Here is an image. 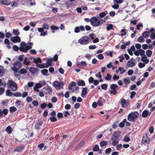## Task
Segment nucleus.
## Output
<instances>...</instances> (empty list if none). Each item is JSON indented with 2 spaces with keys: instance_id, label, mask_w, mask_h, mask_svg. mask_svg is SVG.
Returning a JSON list of instances; mask_svg holds the SVG:
<instances>
[{
  "instance_id": "nucleus-1",
  "label": "nucleus",
  "mask_w": 155,
  "mask_h": 155,
  "mask_svg": "<svg viewBox=\"0 0 155 155\" xmlns=\"http://www.w3.org/2000/svg\"><path fill=\"white\" fill-rule=\"evenodd\" d=\"M90 22L93 26L97 27L101 25L103 23L105 22V21L99 17L97 18L93 17L90 19Z\"/></svg>"
},
{
  "instance_id": "nucleus-2",
  "label": "nucleus",
  "mask_w": 155,
  "mask_h": 155,
  "mask_svg": "<svg viewBox=\"0 0 155 155\" xmlns=\"http://www.w3.org/2000/svg\"><path fill=\"white\" fill-rule=\"evenodd\" d=\"M139 113L137 112H133L130 113L128 116V120L133 122L135 121L139 116Z\"/></svg>"
},
{
  "instance_id": "nucleus-3",
  "label": "nucleus",
  "mask_w": 155,
  "mask_h": 155,
  "mask_svg": "<svg viewBox=\"0 0 155 155\" xmlns=\"http://www.w3.org/2000/svg\"><path fill=\"white\" fill-rule=\"evenodd\" d=\"M31 48V46L27 45L25 42H22L20 44V50L21 52L26 53Z\"/></svg>"
},
{
  "instance_id": "nucleus-4",
  "label": "nucleus",
  "mask_w": 155,
  "mask_h": 155,
  "mask_svg": "<svg viewBox=\"0 0 155 155\" xmlns=\"http://www.w3.org/2000/svg\"><path fill=\"white\" fill-rule=\"evenodd\" d=\"M8 87L10 88L13 91H16L17 88V84L12 80H9L7 83Z\"/></svg>"
},
{
  "instance_id": "nucleus-5",
  "label": "nucleus",
  "mask_w": 155,
  "mask_h": 155,
  "mask_svg": "<svg viewBox=\"0 0 155 155\" xmlns=\"http://www.w3.org/2000/svg\"><path fill=\"white\" fill-rule=\"evenodd\" d=\"M90 39L88 36H84L81 37L78 41L81 45H86L89 43L90 41Z\"/></svg>"
},
{
  "instance_id": "nucleus-6",
  "label": "nucleus",
  "mask_w": 155,
  "mask_h": 155,
  "mask_svg": "<svg viewBox=\"0 0 155 155\" xmlns=\"http://www.w3.org/2000/svg\"><path fill=\"white\" fill-rule=\"evenodd\" d=\"M53 85L56 89L59 90L63 88L64 84L61 82L55 81L53 82Z\"/></svg>"
},
{
  "instance_id": "nucleus-7",
  "label": "nucleus",
  "mask_w": 155,
  "mask_h": 155,
  "mask_svg": "<svg viewBox=\"0 0 155 155\" xmlns=\"http://www.w3.org/2000/svg\"><path fill=\"white\" fill-rule=\"evenodd\" d=\"M118 87V85L117 84H113L110 85V88L112 90L110 91V93L111 94H113L114 95H116L117 93V91L116 90Z\"/></svg>"
},
{
  "instance_id": "nucleus-8",
  "label": "nucleus",
  "mask_w": 155,
  "mask_h": 155,
  "mask_svg": "<svg viewBox=\"0 0 155 155\" xmlns=\"http://www.w3.org/2000/svg\"><path fill=\"white\" fill-rule=\"evenodd\" d=\"M21 62L19 61H17L14 64L12 70L14 71H16L21 68Z\"/></svg>"
},
{
  "instance_id": "nucleus-9",
  "label": "nucleus",
  "mask_w": 155,
  "mask_h": 155,
  "mask_svg": "<svg viewBox=\"0 0 155 155\" xmlns=\"http://www.w3.org/2000/svg\"><path fill=\"white\" fill-rule=\"evenodd\" d=\"M11 41L14 43H16L21 42V39L18 36L12 37L11 38Z\"/></svg>"
},
{
  "instance_id": "nucleus-10",
  "label": "nucleus",
  "mask_w": 155,
  "mask_h": 155,
  "mask_svg": "<svg viewBox=\"0 0 155 155\" xmlns=\"http://www.w3.org/2000/svg\"><path fill=\"white\" fill-rule=\"evenodd\" d=\"M136 65L135 61L133 58L131 59L127 63V65L129 67H133Z\"/></svg>"
},
{
  "instance_id": "nucleus-11",
  "label": "nucleus",
  "mask_w": 155,
  "mask_h": 155,
  "mask_svg": "<svg viewBox=\"0 0 155 155\" xmlns=\"http://www.w3.org/2000/svg\"><path fill=\"white\" fill-rule=\"evenodd\" d=\"M84 30V27L82 25H81L79 27H76L74 28V32L77 33L80 32V31H83Z\"/></svg>"
},
{
  "instance_id": "nucleus-12",
  "label": "nucleus",
  "mask_w": 155,
  "mask_h": 155,
  "mask_svg": "<svg viewBox=\"0 0 155 155\" xmlns=\"http://www.w3.org/2000/svg\"><path fill=\"white\" fill-rule=\"evenodd\" d=\"M77 65L81 68H83L85 66H86L87 65V63L86 61H82L78 62Z\"/></svg>"
},
{
  "instance_id": "nucleus-13",
  "label": "nucleus",
  "mask_w": 155,
  "mask_h": 155,
  "mask_svg": "<svg viewBox=\"0 0 155 155\" xmlns=\"http://www.w3.org/2000/svg\"><path fill=\"white\" fill-rule=\"evenodd\" d=\"M43 124V121L39 120L35 126V128L38 130H39L40 129V127Z\"/></svg>"
},
{
  "instance_id": "nucleus-14",
  "label": "nucleus",
  "mask_w": 155,
  "mask_h": 155,
  "mask_svg": "<svg viewBox=\"0 0 155 155\" xmlns=\"http://www.w3.org/2000/svg\"><path fill=\"white\" fill-rule=\"evenodd\" d=\"M8 110L7 109H4L3 111L0 109V117L3 116L4 115V116L8 114Z\"/></svg>"
},
{
  "instance_id": "nucleus-15",
  "label": "nucleus",
  "mask_w": 155,
  "mask_h": 155,
  "mask_svg": "<svg viewBox=\"0 0 155 155\" xmlns=\"http://www.w3.org/2000/svg\"><path fill=\"white\" fill-rule=\"evenodd\" d=\"M0 3L6 5H8L10 4L11 2L10 0H1Z\"/></svg>"
},
{
  "instance_id": "nucleus-16",
  "label": "nucleus",
  "mask_w": 155,
  "mask_h": 155,
  "mask_svg": "<svg viewBox=\"0 0 155 155\" xmlns=\"http://www.w3.org/2000/svg\"><path fill=\"white\" fill-rule=\"evenodd\" d=\"M121 132L120 131H118L117 132H115L114 133L113 136L115 139L117 140L119 137V136Z\"/></svg>"
},
{
  "instance_id": "nucleus-17",
  "label": "nucleus",
  "mask_w": 155,
  "mask_h": 155,
  "mask_svg": "<svg viewBox=\"0 0 155 155\" xmlns=\"http://www.w3.org/2000/svg\"><path fill=\"white\" fill-rule=\"evenodd\" d=\"M87 88L86 87H84L83 88L82 91L81 93V96L82 97H84L85 95L87 94Z\"/></svg>"
},
{
  "instance_id": "nucleus-18",
  "label": "nucleus",
  "mask_w": 155,
  "mask_h": 155,
  "mask_svg": "<svg viewBox=\"0 0 155 155\" xmlns=\"http://www.w3.org/2000/svg\"><path fill=\"white\" fill-rule=\"evenodd\" d=\"M52 92L51 87L50 86H48L45 89V92L46 94H50Z\"/></svg>"
},
{
  "instance_id": "nucleus-19",
  "label": "nucleus",
  "mask_w": 155,
  "mask_h": 155,
  "mask_svg": "<svg viewBox=\"0 0 155 155\" xmlns=\"http://www.w3.org/2000/svg\"><path fill=\"white\" fill-rule=\"evenodd\" d=\"M39 70V69L38 68H35L33 67H30L29 68V70L30 72L33 74L35 73Z\"/></svg>"
},
{
  "instance_id": "nucleus-20",
  "label": "nucleus",
  "mask_w": 155,
  "mask_h": 155,
  "mask_svg": "<svg viewBox=\"0 0 155 155\" xmlns=\"http://www.w3.org/2000/svg\"><path fill=\"white\" fill-rule=\"evenodd\" d=\"M120 104L123 107H126L127 106V102L126 100L124 98L120 100Z\"/></svg>"
},
{
  "instance_id": "nucleus-21",
  "label": "nucleus",
  "mask_w": 155,
  "mask_h": 155,
  "mask_svg": "<svg viewBox=\"0 0 155 155\" xmlns=\"http://www.w3.org/2000/svg\"><path fill=\"white\" fill-rule=\"evenodd\" d=\"M151 113L147 110H144L142 113V116L143 117H146L148 116V115H150Z\"/></svg>"
},
{
  "instance_id": "nucleus-22",
  "label": "nucleus",
  "mask_w": 155,
  "mask_h": 155,
  "mask_svg": "<svg viewBox=\"0 0 155 155\" xmlns=\"http://www.w3.org/2000/svg\"><path fill=\"white\" fill-rule=\"evenodd\" d=\"M141 61L145 64H147L149 62V60L146 57H142Z\"/></svg>"
},
{
  "instance_id": "nucleus-23",
  "label": "nucleus",
  "mask_w": 155,
  "mask_h": 155,
  "mask_svg": "<svg viewBox=\"0 0 155 155\" xmlns=\"http://www.w3.org/2000/svg\"><path fill=\"white\" fill-rule=\"evenodd\" d=\"M24 148L25 147L24 146H19L17 147V148L15 150V151L20 152L22 150L24 149Z\"/></svg>"
},
{
  "instance_id": "nucleus-24",
  "label": "nucleus",
  "mask_w": 155,
  "mask_h": 155,
  "mask_svg": "<svg viewBox=\"0 0 155 155\" xmlns=\"http://www.w3.org/2000/svg\"><path fill=\"white\" fill-rule=\"evenodd\" d=\"M5 130L8 134H10L12 132V129L10 126H8L6 127Z\"/></svg>"
},
{
  "instance_id": "nucleus-25",
  "label": "nucleus",
  "mask_w": 155,
  "mask_h": 155,
  "mask_svg": "<svg viewBox=\"0 0 155 155\" xmlns=\"http://www.w3.org/2000/svg\"><path fill=\"white\" fill-rule=\"evenodd\" d=\"M107 14V11H105L104 12L100 13L99 14V16L100 17V18H102L104 17Z\"/></svg>"
},
{
  "instance_id": "nucleus-26",
  "label": "nucleus",
  "mask_w": 155,
  "mask_h": 155,
  "mask_svg": "<svg viewBox=\"0 0 155 155\" xmlns=\"http://www.w3.org/2000/svg\"><path fill=\"white\" fill-rule=\"evenodd\" d=\"M41 72L42 74L44 76H48V70L47 69H44L41 70Z\"/></svg>"
},
{
  "instance_id": "nucleus-27",
  "label": "nucleus",
  "mask_w": 155,
  "mask_h": 155,
  "mask_svg": "<svg viewBox=\"0 0 155 155\" xmlns=\"http://www.w3.org/2000/svg\"><path fill=\"white\" fill-rule=\"evenodd\" d=\"M123 81L124 83L127 84H128L130 82V78L128 77L124 78Z\"/></svg>"
},
{
  "instance_id": "nucleus-28",
  "label": "nucleus",
  "mask_w": 155,
  "mask_h": 155,
  "mask_svg": "<svg viewBox=\"0 0 155 155\" xmlns=\"http://www.w3.org/2000/svg\"><path fill=\"white\" fill-rule=\"evenodd\" d=\"M33 62L35 64L38 63H41L42 62L41 59L39 58H37L36 59L35 58L33 60Z\"/></svg>"
},
{
  "instance_id": "nucleus-29",
  "label": "nucleus",
  "mask_w": 155,
  "mask_h": 155,
  "mask_svg": "<svg viewBox=\"0 0 155 155\" xmlns=\"http://www.w3.org/2000/svg\"><path fill=\"white\" fill-rule=\"evenodd\" d=\"M143 37L145 38H147L149 36V33L148 31H145L142 34Z\"/></svg>"
},
{
  "instance_id": "nucleus-30",
  "label": "nucleus",
  "mask_w": 155,
  "mask_h": 155,
  "mask_svg": "<svg viewBox=\"0 0 155 155\" xmlns=\"http://www.w3.org/2000/svg\"><path fill=\"white\" fill-rule=\"evenodd\" d=\"M113 25L112 24H107V25L106 28L107 31H110L111 29L113 30Z\"/></svg>"
},
{
  "instance_id": "nucleus-31",
  "label": "nucleus",
  "mask_w": 155,
  "mask_h": 155,
  "mask_svg": "<svg viewBox=\"0 0 155 155\" xmlns=\"http://www.w3.org/2000/svg\"><path fill=\"white\" fill-rule=\"evenodd\" d=\"M13 33L15 35L18 36L20 34V32L18 31V29H13Z\"/></svg>"
},
{
  "instance_id": "nucleus-32",
  "label": "nucleus",
  "mask_w": 155,
  "mask_h": 155,
  "mask_svg": "<svg viewBox=\"0 0 155 155\" xmlns=\"http://www.w3.org/2000/svg\"><path fill=\"white\" fill-rule=\"evenodd\" d=\"M52 59L51 58L48 59L46 61L48 67L51 66L52 63Z\"/></svg>"
},
{
  "instance_id": "nucleus-33",
  "label": "nucleus",
  "mask_w": 155,
  "mask_h": 155,
  "mask_svg": "<svg viewBox=\"0 0 155 155\" xmlns=\"http://www.w3.org/2000/svg\"><path fill=\"white\" fill-rule=\"evenodd\" d=\"M76 85V83L73 82H72L71 83H70L68 86V88L70 90H72V87H74Z\"/></svg>"
},
{
  "instance_id": "nucleus-34",
  "label": "nucleus",
  "mask_w": 155,
  "mask_h": 155,
  "mask_svg": "<svg viewBox=\"0 0 155 155\" xmlns=\"http://www.w3.org/2000/svg\"><path fill=\"white\" fill-rule=\"evenodd\" d=\"M111 140L113 141V142L112 143V144L114 146H116L118 143V141L117 140H115L114 138V139L112 138L111 139Z\"/></svg>"
},
{
  "instance_id": "nucleus-35",
  "label": "nucleus",
  "mask_w": 155,
  "mask_h": 155,
  "mask_svg": "<svg viewBox=\"0 0 155 155\" xmlns=\"http://www.w3.org/2000/svg\"><path fill=\"white\" fill-rule=\"evenodd\" d=\"M4 73V70L2 67L0 66V77H2Z\"/></svg>"
},
{
  "instance_id": "nucleus-36",
  "label": "nucleus",
  "mask_w": 155,
  "mask_h": 155,
  "mask_svg": "<svg viewBox=\"0 0 155 155\" xmlns=\"http://www.w3.org/2000/svg\"><path fill=\"white\" fill-rule=\"evenodd\" d=\"M124 140L125 142H128L130 140V137L129 135H126L124 138Z\"/></svg>"
},
{
  "instance_id": "nucleus-37",
  "label": "nucleus",
  "mask_w": 155,
  "mask_h": 155,
  "mask_svg": "<svg viewBox=\"0 0 155 155\" xmlns=\"http://www.w3.org/2000/svg\"><path fill=\"white\" fill-rule=\"evenodd\" d=\"M6 94L7 96H11L13 94L12 93L10 89H7L6 92Z\"/></svg>"
},
{
  "instance_id": "nucleus-38",
  "label": "nucleus",
  "mask_w": 155,
  "mask_h": 155,
  "mask_svg": "<svg viewBox=\"0 0 155 155\" xmlns=\"http://www.w3.org/2000/svg\"><path fill=\"white\" fill-rule=\"evenodd\" d=\"M78 84L79 86H84L85 85V83L83 80H80L78 81Z\"/></svg>"
},
{
  "instance_id": "nucleus-39",
  "label": "nucleus",
  "mask_w": 155,
  "mask_h": 155,
  "mask_svg": "<svg viewBox=\"0 0 155 155\" xmlns=\"http://www.w3.org/2000/svg\"><path fill=\"white\" fill-rule=\"evenodd\" d=\"M149 141V139L147 138H146L145 137H143L142 143H145L148 142Z\"/></svg>"
},
{
  "instance_id": "nucleus-40",
  "label": "nucleus",
  "mask_w": 155,
  "mask_h": 155,
  "mask_svg": "<svg viewBox=\"0 0 155 155\" xmlns=\"http://www.w3.org/2000/svg\"><path fill=\"white\" fill-rule=\"evenodd\" d=\"M147 55L148 57H150L152 54V51L150 50H147L146 52Z\"/></svg>"
},
{
  "instance_id": "nucleus-41",
  "label": "nucleus",
  "mask_w": 155,
  "mask_h": 155,
  "mask_svg": "<svg viewBox=\"0 0 155 155\" xmlns=\"http://www.w3.org/2000/svg\"><path fill=\"white\" fill-rule=\"evenodd\" d=\"M112 75H110L109 74H107V76L105 78L106 80H111L112 77Z\"/></svg>"
},
{
  "instance_id": "nucleus-42",
  "label": "nucleus",
  "mask_w": 155,
  "mask_h": 155,
  "mask_svg": "<svg viewBox=\"0 0 155 155\" xmlns=\"http://www.w3.org/2000/svg\"><path fill=\"white\" fill-rule=\"evenodd\" d=\"M17 110V108L14 107H12L10 108L9 110L11 112H13Z\"/></svg>"
},
{
  "instance_id": "nucleus-43",
  "label": "nucleus",
  "mask_w": 155,
  "mask_h": 155,
  "mask_svg": "<svg viewBox=\"0 0 155 155\" xmlns=\"http://www.w3.org/2000/svg\"><path fill=\"white\" fill-rule=\"evenodd\" d=\"M137 41L139 42L140 43L144 42V39L142 36H140L138 38Z\"/></svg>"
},
{
  "instance_id": "nucleus-44",
  "label": "nucleus",
  "mask_w": 155,
  "mask_h": 155,
  "mask_svg": "<svg viewBox=\"0 0 155 155\" xmlns=\"http://www.w3.org/2000/svg\"><path fill=\"white\" fill-rule=\"evenodd\" d=\"M118 70L120 71L121 74H123L126 71L125 69H124L123 68L121 67H120L119 68Z\"/></svg>"
},
{
  "instance_id": "nucleus-45",
  "label": "nucleus",
  "mask_w": 155,
  "mask_h": 155,
  "mask_svg": "<svg viewBox=\"0 0 155 155\" xmlns=\"http://www.w3.org/2000/svg\"><path fill=\"white\" fill-rule=\"evenodd\" d=\"M27 58H25L24 59L23 63L26 65L28 66L29 65L30 62L29 61H27Z\"/></svg>"
},
{
  "instance_id": "nucleus-46",
  "label": "nucleus",
  "mask_w": 155,
  "mask_h": 155,
  "mask_svg": "<svg viewBox=\"0 0 155 155\" xmlns=\"http://www.w3.org/2000/svg\"><path fill=\"white\" fill-rule=\"evenodd\" d=\"M99 150V146L97 145H96L93 149V150L94 151H98Z\"/></svg>"
},
{
  "instance_id": "nucleus-47",
  "label": "nucleus",
  "mask_w": 155,
  "mask_h": 155,
  "mask_svg": "<svg viewBox=\"0 0 155 155\" xmlns=\"http://www.w3.org/2000/svg\"><path fill=\"white\" fill-rule=\"evenodd\" d=\"M51 28L52 30H57L59 29V28L56 26L52 25L51 26Z\"/></svg>"
},
{
  "instance_id": "nucleus-48",
  "label": "nucleus",
  "mask_w": 155,
  "mask_h": 155,
  "mask_svg": "<svg viewBox=\"0 0 155 155\" xmlns=\"http://www.w3.org/2000/svg\"><path fill=\"white\" fill-rule=\"evenodd\" d=\"M101 88L102 89L106 90L107 87V85L106 84H103L101 85Z\"/></svg>"
},
{
  "instance_id": "nucleus-49",
  "label": "nucleus",
  "mask_w": 155,
  "mask_h": 155,
  "mask_svg": "<svg viewBox=\"0 0 155 155\" xmlns=\"http://www.w3.org/2000/svg\"><path fill=\"white\" fill-rule=\"evenodd\" d=\"M43 28L46 29H48L49 28L48 25L46 23H44L42 25Z\"/></svg>"
},
{
  "instance_id": "nucleus-50",
  "label": "nucleus",
  "mask_w": 155,
  "mask_h": 155,
  "mask_svg": "<svg viewBox=\"0 0 155 155\" xmlns=\"http://www.w3.org/2000/svg\"><path fill=\"white\" fill-rule=\"evenodd\" d=\"M100 144L101 146L102 147L106 145L107 144V143L106 141H103L101 142L100 143Z\"/></svg>"
},
{
  "instance_id": "nucleus-51",
  "label": "nucleus",
  "mask_w": 155,
  "mask_h": 155,
  "mask_svg": "<svg viewBox=\"0 0 155 155\" xmlns=\"http://www.w3.org/2000/svg\"><path fill=\"white\" fill-rule=\"evenodd\" d=\"M13 49L15 51H18L19 50H20V47L18 48L17 45H14L13 46Z\"/></svg>"
},
{
  "instance_id": "nucleus-52",
  "label": "nucleus",
  "mask_w": 155,
  "mask_h": 155,
  "mask_svg": "<svg viewBox=\"0 0 155 155\" xmlns=\"http://www.w3.org/2000/svg\"><path fill=\"white\" fill-rule=\"evenodd\" d=\"M139 53H140V55H144L145 53V51L144 50L140 49L139 50Z\"/></svg>"
},
{
  "instance_id": "nucleus-53",
  "label": "nucleus",
  "mask_w": 155,
  "mask_h": 155,
  "mask_svg": "<svg viewBox=\"0 0 155 155\" xmlns=\"http://www.w3.org/2000/svg\"><path fill=\"white\" fill-rule=\"evenodd\" d=\"M123 2L122 0H114V3L120 4Z\"/></svg>"
},
{
  "instance_id": "nucleus-54",
  "label": "nucleus",
  "mask_w": 155,
  "mask_h": 155,
  "mask_svg": "<svg viewBox=\"0 0 155 155\" xmlns=\"http://www.w3.org/2000/svg\"><path fill=\"white\" fill-rule=\"evenodd\" d=\"M27 71L25 69H21L20 71V73L21 74H24L26 73Z\"/></svg>"
},
{
  "instance_id": "nucleus-55",
  "label": "nucleus",
  "mask_w": 155,
  "mask_h": 155,
  "mask_svg": "<svg viewBox=\"0 0 155 155\" xmlns=\"http://www.w3.org/2000/svg\"><path fill=\"white\" fill-rule=\"evenodd\" d=\"M13 95L15 97H21V95L20 92H17L13 94Z\"/></svg>"
},
{
  "instance_id": "nucleus-56",
  "label": "nucleus",
  "mask_w": 155,
  "mask_h": 155,
  "mask_svg": "<svg viewBox=\"0 0 155 155\" xmlns=\"http://www.w3.org/2000/svg\"><path fill=\"white\" fill-rule=\"evenodd\" d=\"M119 5H118V4H116L115 3L112 6V8H113L115 9H117L119 8Z\"/></svg>"
},
{
  "instance_id": "nucleus-57",
  "label": "nucleus",
  "mask_w": 155,
  "mask_h": 155,
  "mask_svg": "<svg viewBox=\"0 0 155 155\" xmlns=\"http://www.w3.org/2000/svg\"><path fill=\"white\" fill-rule=\"evenodd\" d=\"M50 119L51 122H55L57 120V118L54 117H51L50 118Z\"/></svg>"
},
{
  "instance_id": "nucleus-58",
  "label": "nucleus",
  "mask_w": 155,
  "mask_h": 155,
  "mask_svg": "<svg viewBox=\"0 0 155 155\" xmlns=\"http://www.w3.org/2000/svg\"><path fill=\"white\" fill-rule=\"evenodd\" d=\"M145 64L141 62L139 63L138 67L140 68H142L145 66Z\"/></svg>"
},
{
  "instance_id": "nucleus-59",
  "label": "nucleus",
  "mask_w": 155,
  "mask_h": 155,
  "mask_svg": "<svg viewBox=\"0 0 155 155\" xmlns=\"http://www.w3.org/2000/svg\"><path fill=\"white\" fill-rule=\"evenodd\" d=\"M97 57L100 59L102 60L104 58V56L102 54H100L97 56Z\"/></svg>"
},
{
  "instance_id": "nucleus-60",
  "label": "nucleus",
  "mask_w": 155,
  "mask_h": 155,
  "mask_svg": "<svg viewBox=\"0 0 155 155\" xmlns=\"http://www.w3.org/2000/svg\"><path fill=\"white\" fill-rule=\"evenodd\" d=\"M27 101L28 102H31L32 101V98L30 96L27 97L26 98Z\"/></svg>"
},
{
  "instance_id": "nucleus-61",
  "label": "nucleus",
  "mask_w": 155,
  "mask_h": 155,
  "mask_svg": "<svg viewBox=\"0 0 155 155\" xmlns=\"http://www.w3.org/2000/svg\"><path fill=\"white\" fill-rule=\"evenodd\" d=\"M125 31V29H123L121 30V32L123 33L121 34V36H124L126 35L127 33Z\"/></svg>"
},
{
  "instance_id": "nucleus-62",
  "label": "nucleus",
  "mask_w": 155,
  "mask_h": 155,
  "mask_svg": "<svg viewBox=\"0 0 155 155\" xmlns=\"http://www.w3.org/2000/svg\"><path fill=\"white\" fill-rule=\"evenodd\" d=\"M11 5L13 7H16L18 6V4L16 2H11Z\"/></svg>"
},
{
  "instance_id": "nucleus-63",
  "label": "nucleus",
  "mask_w": 155,
  "mask_h": 155,
  "mask_svg": "<svg viewBox=\"0 0 155 155\" xmlns=\"http://www.w3.org/2000/svg\"><path fill=\"white\" fill-rule=\"evenodd\" d=\"M150 37L152 39H155V34L154 33H151L150 35Z\"/></svg>"
},
{
  "instance_id": "nucleus-64",
  "label": "nucleus",
  "mask_w": 155,
  "mask_h": 155,
  "mask_svg": "<svg viewBox=\"0 0 155 155\" xmlns=\"http://www.w3.org/2000/svg\"><path fill=\"white\" fill-rule=\"evenodd\" d=\"M47 106V104L45 103H43L41 105V107L42 109H44Z\"/></svg>"
}]
</instances>
